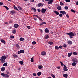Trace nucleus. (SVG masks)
Listing matches in <instances>:
<instances>
[{"label":"nucleus","mask_w":78,"mask_h":78,"mask_svg":"<svg viewBox=\"0 0 78 78\" xmlns=\"http://www.w3.org/2000/svg\"><path fill=\"white\" fill-rule=\"evenodd\" d=\"M0 61H1L2 63V64L4 63V62H5V60H4L3 59H2V58H1L0 59Z\"/></svg>","instance_id":"nucleus-15"},{"label":"nucleus","mask_w":78,"mask_h":78,"mask_svg":"<svg viewBox=\"0 0 78 78\" xmlns=\"http://www.w3.org/2000/svg\"><path fill=\"white\" fill-rule=\"evenodd\" d=\"M27 28H28L29 29H30V26H27Z\"/></svg>","instance_id":"nucleus-56"},{"label":"nucleus","mask_w":78,"mask_h":78,"mask_svg":"<svg viewBox=\"0 0 78 78\" xmlns=\"http://www.w3.org/2000/svg\"><path fill=\"white\" fill-rule=\"evenodd\" d=\"M44 32L46 33H49V30L47 28H46L44 30Z\"/></svg>","instance_id":"nucleus-11"},{"label":"nucleus","mask_w":78,"mask_h":78,"mask_svg":"<svg viewBox=\"0 0 78 78\" xmlns=\"http://www.w3.org/2000/svg\"><path fill=\"white\" fill-rule=\"evenodd\" d=\"M49 38V36L48 35H46L45 36V39H48V38Z\"/></svg>","instance_id":"nucleus-39"},{"label":"nucleus","mask_w":78,"mask_h":78,"mask_svg":"<svg viewBox=\"0 0 78 78\" xmlns=\"http://www.w3.org/2000/svg\"><path fill=\"white\" fill-rule=\"evenodd\" d=\"M32 9H33V10H34V12H36V8H35L34 7H33L32 8Z\"/></svg>","instance_id":"nucleus-37"},{"label":"nucleus","mask_w":78,"mask_h":78,"mask_svg":"<svg viewBox=\"0 0 78 78\" xmlns=\"http://www.w3.org/2000/svg\"><path fill=\"white\" fill-rule=\"evenodd\" d=\"M65 9H69V7H68L67 6H65Z\"/></svg>","instance_id":"nucleus-51"},{"label":"nucleus","mask_w":78,"mask_h":78,"mask_svg":"<svg viewBox=\"0 0 78 78\" xmlns=\"http://www.w3.org/2000/svg\"><path fill=\"white\" fill-rule=\"evenodd\" d=\"M33 16H36L37 17H38V16H37V15H33Z\"/></svg>","instance_id":"nucleus-59"},{"label":"nucleus","mask_w":78,"mask_h":78,"mask_svg":"<svg viewBox=\"0 0 78 78\" xmlns=\"http://www.w3.org/2000/svg\"><path fill=\"white\" fill-rule=\"evenodd\" d=\"M57 9H58V10H61L62 9L61 6H57Z\"/></svg>","instance_id":"nucleus-16"},{"label":"nucleus","mask_w":78,"mask_h":78,"mask_svg":"<svg viewBox=\"0 0 78 78\" xmlns=\"http://www.w3.org/2000/svg\"><path fill=\"white\" fill-rule=\"evenodd\" d=\"M63 47H65V48H67V44H63Z\"/></svg>","instance_id":"nucleus-41"},{"label":"nucleus","mask_w":78,"mask_h":78,"mask_svg":"<svg viewBox=\"0 0 78 78\" xmlns=\"http://www.w3.org/2000/svg\"><path fill=\"white\" fill-rule=\"evenodd\" d=\"M33 75L34 76H36V74L35 73H33Z\"/></svg>","instance_id":"nucleus-49"},{"label":"nucleus","mask_w":78,"mask_h":78,"mask_svg":"<svg viewBox=\"0 0 78 78\" xmlns=\"http://www.w3.org/2000/svg\"><path fill=\"white\" fill-rule=\"evenodd\" d=\"M10 13H11V14H15L16 12H15L14 11L12 10L10 12Z\"/></svg>","instance_id":"nucleus-32"},{"label":"nucleus","mask_w":78,"mask_h":78,"mask_svg":"<svg viewBox=\"0 0 78 78\" xmlns=\"http://www.w3.org/2000/svg\"><path fill=\"white\" fill-rule=\"evenodd\" d=\"M60 13L62 14L63 15H64V14L66 15V12H65V11H60Z\"/></svg>","instance_id":"nucleus-10"},{"label":"nucleus","mask_w":78,"mask_h":78,"mask_svg":"<svg viewBox=\"0 0 78 78\" xmlns=\"http://www.w3.org/2000/svg\"><path fill=\"white\" fill-rule=\"evenodd\" d=\"M38 67L39 69H42V66H39Z\"/></svg>","instance_id":"nucleus-50"},{"label":"nucleus","mask_w":78,"mask_h":78,"mask_svg":"<svg viewBox=\"0 0 78 78\" xmlns=\"http://www.w3.org/2000/svg\"><path fill=\"white\" fill-rule=\"evenodd\" d=\"M47 10V9L42 8L41 9V12L42 13V14H44L45 12H46V10Z\"/></svg>","instance_id":"nucleus-4"},{"label":"nucleus","mask_w":78,"mask_h":78,"mask_svg":"<svg viewBox=\"0 0 78 78\" xmlns=\"http://www.w3.org/2000/svg\"><path fill=\"white\" fill-rule=\"evenodd\" d=\"M66 2H70V0H65Z\"/></svg>","instance_id":"nucleus-55"},{"label":"nucleus","mask_w":78,"mask_h":78,"mask_svg":"<svg viewBox=\"0 0 78 78\" xmlns=\"http://www.w3.org/2000/svg\"><path fill=\"white\" fill-rule=\"evenodd\" d=\"M55 14H56V15H59V12H58L57 11H55L54 12Z\"/></svg>","instance_id":"nucleus-24"},{"label":"nucleus","mask_w":78,"mask_h":78,"mask_svg":"<svg viewBox=\"0 0 78 78\" xmlns=\"http://www.w3.org/2000/svg\"><path fill=\"white\" fill-rule=\"evenodd\" d=\"M66 16L67 18H69V15H68V14L66 15Z\"/></svg>","instance_id":"nucleus-58"},{"label":"nucleus","mask_w":78,"mask_h":78,"mask_svg":"<svg viewBox=\"0 0 78 78\" xmlns=\"http://www.w3.org/2000/svg\"><path fill=\"white\" fill-rule=\"evenodd\" d=\"M12 32L13 34H16V29H14L13 30Z\"/></svg>","instance_id":"nucleus-18"},{"label":"nucleus","mask_w":78,"mask_h":78,"mask_svg":"<svg viewBox=\"0 0 78 78\" xmlns=\"http://www.w3.org/2000/svg\"><path fill=\"white\" fill-rule=\"evenodd\" d=\"M41 55L43 56H45L46 55V52L45 51H43L41 52Z\"/></svg>","instance_id":"nucleus-12"},{"label":"nucleus","mask_w":78,"mask_h":78,"mask_svg":"<svg viewBox=\"0 0 78 78\" xmlns=\"http://www.w3.org/2000/svg\"><path fill=\"white\" fill-rule=\"evenodd\" d=\"M20 51H18V54H20Z\"/></svg>","instance_id":"nucleus-61"},{"label":"nucleus","mask_w":78,"mask_h":78,"mask_svg":"<svg viewBox=\"0 0 78 78\" xmlns=\"http://www.w3.org/2000/svg\"><path fill=\"white\" fill-rule=\"evenodd\" d=\"M71 12H74V13H75L76 12V11L73 9H71Z\"/></svg>","instance_id":"nucleus-33"},{"label":"nucleus","mask_w":78,"mask_h":78,"mask_svg":"<svg viewBox=\"0 0 78 78\" xmlns=\"http://www.w3.org/2000/svg\"><path fill=\"white\" fill-rule=\"evenodd\" d=\"M51 76L53 78H55V76H54V75L53 74H51Z\"/></svg>","instance_id":"nucleus-38"},{"label":"nucleus","mask_w":78,"mask_h":78,"mask_svg":"<svg viewBox=\"0 0 78 78\" xmlns=\"http://www.w3.org/2000/svg\"><path fill=\"white\" fill-rule=\"evenodd\" d=\"M3 5V3L2 2H0V6H2V5Z\"/></svg>","instance_id":"nucleus-54"},{"label":"nucleus","mask_w":78,"mask_h":78,"mask_svg":"<svg viewBox=\"0 0 78 78\" xmlns=\"http://www.w3.org/2000/svg\"><path fill=\"white\" fill-rule=\"evenodd\" d=\"M14 9H15L16 10V11H18V9H17V7H16V6H14Z\"/></svg>","instance_id":"nucleus-45"},{"label":"nucleus","mask_w":78,"mask_h":78,"mask_svg":"<svg viewBox=\"0 0 78 78\" xmlns=\"http://www.w3.org/2000/svg\"><path fill=\"white\" fill-rule=\"evenodd\" d=\"M76 65V63L75 62H74L72 63L73 66H75Z\"/></svg>","instance_id":"nucleus-26"},{"label":"nucleus","mask_w":78,"mask_h":78,"mask_svg":"<svg viewBox=\"0 0 78 78\" xmlns=\"http://www.w3.org/2000/svg\"><path fill=\"white\" fill-rule=\"evenodd\" d=\"M14 28H17L19 27V24H15L14 25Z\"/></svg>","instance_id":"nucleus-7"},{"label":"nucleus","mask_w":78,"mask_h":78,"mask_svg":"<svg viewBox=\"0 0 78 78\" xmlns=\"http://www.w3.org/2000/svg\"><path fill=\"white\" fill-rule=\"evenodd\" d=\"M63 76L65 77V78H67L68 76V74H64L63 75Z\"/></svg>","instance_id":"nucleus-14"},{"label":"nucleus","mask_w":78,"mask_h":78,"mask_svg":"<svg viewBox=\"0 0 78 78\" xmlns=\"http://www.w3.org/2000/svg\"><path fill=\"white\" fill-rule=\"evenodd\" d=\"M34 0H31L30 1V2H34Z\"/></svg>","instance_id":"nucleus-64"},{"label":"nucleus","mask_w":78,"mask_h":78,"mask_svg":"<svg viewBox=\"0 0 78 78\" xmlns=\"http://www.w3.org/2000/svg\"><path fill=\"white\" fill-rule=\"evenodd\" d=\"M36 43V42L35 41H33L32 43V44H33V45H35Z\"/></svg>","instance_id":"nucleus-44"},{"label":"nucleus","mask_w":78,"mask_h":78,"mask_svg":"<svg viewBox=\"0 0 78 78\" xmlns=\"http://www.w3.org/2000/svg\"><path fill=\"white\" fill-rule=\"evenodd\" d=\"M63 47L62 45H60L58 47V48H60V49H62V48Z\"/></svg>","instance_id":"nucleus-46"},{"label":"nucleus","mask_w":78,"mask_h":78,"mask_svg":"<svg viewBox=\"0 0 78 78\" xmlns=\"http://www.w3.org/2000/svg\"><path fill=\"white\" fill-rule=\"evenodd\" d=\"M1 75L3 76V77H5V78H8L9 77V75L6 74H5L4 73H2L1 74Z\"/></svg>","instance_id":"nucleus-2"},{"label":"nucleus","mask_w":78,"mask_h":78,"mask_svg":"<svg viewBox=\"0 0 78 78\" xmlns=\"http://www.w3.org/2000/svg\"><path fill=\"white\" fill-rule=\"evenodd\" d=\"M59 16L60 17H62V14L60 13L59 14Z\"/></svg>","instance_id":"nucleus-48"},{"label":"nucleus","mask_w":78,"mask_h":78,"mask_svg":"<svg viewBox=\"0 0 78 78\" xmlns=\"http://www.w3.org/2000/svg\"><path fill=\"white\" fill-rule=\"evenodd\" d=\"M3 6L4 7H5V8H6V9H7V10H9V8H8V7H7V6L4 5Z\"/></svg>","instance_id":"nucleus-34"},{"label":"nucleus","mask_w":78,"mask_h":78,"mask_svg":"<svg viewBox=\"0 0 78 78\" xmlns=\"http://www.w3.org/2000/svg\"><path fill=\"white\" fill-rule=\"evenodd\" d=\"M24 40H25V38L23 37H21L20 39V41H23Z\"/></svg>","instance_id":"nucleus-19"},{"label":"nucleus","mask_w":78,"mask_h":78,"mask_svg":"<svg viewBox=\"0 0 78 78\" xmlns=\"http://www.w3.org/2000/svg\"><path fill=\"white\" fill-rule=\"evenodd\" d=\"M34 58L33 57H32L31 60H30V61H31V62H34V60H33V59H34Z\"/></svg>","instance_id":"nucleus-36"},{"label":"nucleus","mask_w":78,"mask_h":78,"mask_svg":"<svg viewBox=\"0 0 78 78\" xmlns=\"http://www.w3.org/2000/svg\"><path fill=\"white\" fill-rule=\"evenodd\" d=\"M17 7L19 8V10L21 11V10H22V7H20V6H18Z\"/></svg>","instance_id":"nucleus-28"},{"label":"nucleus","mask_w":78,"mask_h":78,"mask_svg":"<svg viewBox=\"0 0 78 78\" xmlns=\"http://www.w3.org/2000/svg\"><path fill=\"white\" fill-rule=\"evenodd\" d=\"M73 55H77V53H76V52H74L73 53Z\"/></svg>","instance_id":"nucleus-40"},{"label":"nucleus","mask_w":78,"mask_h":78,"mask_svg":"<svg viewBox=\"0 0 78 78\" xmlns=\"http://www.w3.org/2000/svg\"><path fill=\"white\" fill-rule=\"evenodd\" d=\"M37 18H38V19H39V20H40V21H41V22H43V20H42L41 18V17H39V16H38V17H37Z\"/></svg>","instance_id":"nucleus-23"},{"label":"nucleus","mask_w":78,"mask_h":78,"mask_svg":"<svg viewBox=\"0 0 78 78\" xmlns=\"http://www.w3.org/2000/svg\"><path fill=\"white\" fill-rule=\"evenodd\" d=\"M63 70L65 72H67L68 70V69H67V66L65 65H64Z\"/></svg>","instance_id":"nucleus-5"},{"label":"nucleus","mask_w":78,"mask_h":78,"mask_svg":"<svg viewBox=\"0 0 78 78\" xmlns=\"http://www.w3.org/2000/svg\"><path fill=\"white\" fill-rule=\"evenodd\" d=\"M68 44H72V41H68Z\"/></svg>","instance_id":"nucleus-27"},{"label":"nucleus","mask_w":78,"mask_h":78,"mask_svg":"<svg viewBox=\"0 0 78 78\" xmlns=\"http://www.w3.org/2000/svg\"><path fill=\"white\" fill-rule=\"evenodd\" d=\"M44 6V4L41 3H39L37 5L38 7H42L43 6Z\"/></svg>","instance_id":"nucleus-6"},{"label":"nucleus","mask_w":78,"mask_h":78,"mask_svg":"<svg viewBox=\"0 0 78 78\" xmlns=\"http://www.w3.org/2000/svg\"><path fill=\"white\" fill-rule=\"evenodd\" d=\"M42 74V72H39L37 73L38 76H40Z\"/></svg>","instance_id":"nucleus-17"},{"label":"nucleus","mask_w":78,"mask_h":78,"mask_svg":"<svg viewBox=\"0 0 78 78\" xmlns=\"http://www.w3.org/2000/svg\"><path fill=\"white\" fill-rule=\"evenodd\" d=\"M55 49H57V50H58L59 49V47L57 46H55Z\"/></svg>","instance_id":"nucleus-43"},{"label":"nucleus","mask_w":78,"mask_h":78,"mask_svg":"<svg viewBox=\"0 0 78 78\" xmlns=\"http://www.w3.org/2000/svg\"><path fill=\"white\" fill-rule=\"evenodd\" d=\"M19 62L21 65H23V62L22 61H20Z\"/></svg>","instance_id":"nucleus-31"},{"label":"nucleus","mask_w":78,"mask_h":78,"mask_svg":"<svg viewBox=\"0 0 78 78\" xmlns=\"http://www.w3.org/2000/svg\"><path fill=\"white\" fill-rule=\"evenodd\" d=\"M7 65L8 63H7V62H6L3 64V66H7Z\"/></svg>","instance_id":"nucleus-29"},{"label":"nucleus","mask_w":78,"mask_h":78,"mask_svg":"<svg viewBox=\"0 0 78 78\" xmlns=\"http://www.w3.org/2000/svg\"><path fill=\"white\" fill-rule=\"evenodd\" d=\"M10 38H11V39H13L14 38V36H10Z\"/></svg>","instance_id":"nucleus-53"},{"label":"nucleus","mask_w":78,"mask_h":78,"mask_svg":"<svg viewBox=\"0 0 78 78\" xmlns=\"http://www.w3.org/2000/svg\"><path fill=\"white\" fill-rule=\"evenodd\" d=\"M76 5H78V2L77 1L76 3Z\"/></svg>","instance_id":"nucleus-60"},{"label":"nucleus","mask_w":78,"mask_h":78,"mask_svg":"<svg viewBox=\"0 0 78 78\" xmlns=\"http://www.w3.org/2000/svg\"><path fill=\"white\" fill-rule=\"evenodd\" d=\"M48 44L50 45H53V42L51 41H49L48 42Z\"/></svg>","instance_id":"nucleus-25"},{"label":"nucleus","mask_w":78,"mask_h":78,"mask_svg":"<svg viewBox=\"0 0 78 78\" xmlns=\"http://www.w3.org/2000/svg\"><path fill=\"white\" fill-rule=\"evenodd\" d=\"M72 54H73V53L72 52H71V53H69L68 55V57H70V56H72Z\"/></svg>","instance_id":"nucleus-13"},{"label":"nucleus","mask_w":78,"mask_h":78,"mask_svg":"<svg viewBox=\"0 0 78 78\" xmlns=\"http://www.w3.org/2000/svg\"><path fill=\"white\" fill-rule=\"evenodd\" d=\"M54 0H45L46 2H47V1H50L49 2H48V4H52Z\"/></svg>","instance_id":"nucleus-3"},{"label":"nucleus","mask_w":78,"mask_h":78,"mask_svg":"<svg viewBox=\"0 0 78 78\" xmlns=\"http://www.w3.org/2000/svg\"><path fill=\"white\" fill-rule=\"evenodd\" d=\"M60 5H61V6H62V5H64V4L62 2H60Z\"/></svg>","instance_id":"nucleus-47"},{"label":"nucleus","mask_w":78,"mask_h":78,"mask_svg":"<svg viewBox=\"0 0 78 78\" xmlns=\"http://www.w3.org/2000/svg\"><path fill=\"white\" fill-rule=\"evenodd\" d=\"M24 50H20V53H24Z\"/></svg>","instance_id":"nucleus-30"},{"label":"nucleus","mask_w":78,"mask_h":78,"mask_svg":"<svg viewBox=\"0 0 78 78\" xmlns=\"http://www.w3.org/2000/svg\"><path fill=\"white\" fill-rule=\"evenodd\" d=\"M57 69H59L61 68V67L60 66H58L57 67Z\"/></svg>","instance_id":"nucleus-62"},{"label":"nucleus","mask_w":78,"mask_h":78,"mask_svg":"<svg viewBox=\"0 0 78 78\" xmlns=\"http://www.w3.org/2000/svg\"><path fill=\"white\" fill-rule=\"evenodd\" d=\"M37 11L38 12H41V10L39 9H37Z\"/></svg>","instance_id":"nucleus-63"},{"label":"nucleus","mask_w":78,"mask_h":78,"mask_svg":"<svg viewBox=\"0 0 78 78\" xmlns=\"http://www.w3.org/2000/svg\"><path fill=\"white\" fill-rule=\"evenodd\" d=\"M66 34H67L68 35H69V37L71 38H73V36H76V34L74 33V34L72 32L67 33Z\"/></svg>","instance_id":"nucleus-1"},{"label":"nucleus","mask_w":78,"mask_h":78,"mask_svg":"<svg viewBox=\"0 0 78 78\" xmlns=\"http://www.w3.org/2000/svg\"><path fill=\"white\" fill-rule=\"evenodd\" d=\"M13 56L14 58H17V57H18V56H17V55L16 54H14L13 55Z\"/></svg>","instance_id":"nucleus-42"},{"label":"nucleus","mask_w":78,"mask_h":78,"mask_svg":"<svg viewBox=\"0 0 78 78\" xmlns=\"http://www.w3.org/2000/svg\"><path fill=\"white\" fill-rule=\"evenodd\" d=\"M40 32H41V33L42 34V32H43L42 30L40 29Z\"/></svg>","instance_id":"nucleus-57"},{"label":"nucleus","mask_w":78,"mask_h":78,"mask_svg":"<svg viewBox=\"0 0 78 78\" xmlns=\"http://www.w3.org/2000/svg\"><path fill=\"white\" fill-rule=\"evenodd\" d=\"M15 45L16 47H17V48H20V46L19 45H18V44H16Z\"/></svg>","instance_id":"nucleus-35"},{"label":"nucleus","mask_w":78,"mask_h":78,"mask_svg":"<svg viewBox=\"0 0 78 78\" xmlns=\"http://www.w3.org/2000/svg\"><path fill=\"white\" fill-rule=\"evenodd\" d=\"M72 61L73 62H78V61L76 58H74L72 59Z\"/></svg>","instance_id":"nucleus-9"},{"label":"nucleus","mask_w":78,"mask_h":78,"mask_svg":"<svg viewBox=\"0 0 78 78\" xmlns=\"http://www.w3.org/2000/svg\"><path fill=\"white\" fill-rule=\"evenodd\" d=\"M5 67H2L1 68L2 72H4V71H5Z\"/></svg>","instance_id":"nucleus-20"},{"label":"nucleus","mask_w":78,"mask_h":78,"mask_svg":"<svg viewBox=\"0 0 78 78\" xmlns=\"http://www.w3.org/2000/svg\"><path fill=\"white\" fill-rule=\"evenodd\" d=\"M1 42L3 43V44H5L6 43V42L5 41V40H3V39H2V40L1 39Z\"/></svg>","instance_id":"nucleus-21"},{"label":"nucleus","mask_w":78,"mask_h":78,"mask_svg":"<svg viewBox=\"0 0 78 78\" xmlns=\"http://www.w3.org/2000/svg\"><path fill=\"white\" fill-rule=\"evenodd\" d=\"M6 56H5V55H3L1 57V59H4V60H5L6 59Z\"/></svg>","instance_id":"nucleus-8"},{"label":"nucleus","mask_w":78,"mask_h":78,"mask_svg":"<svg viewBox=\"0 0 78 78\" xmlns=\"http://www.w3.org/2000/svg\"><path fill=\"white\" fill-rule=\"evenodd\" d=\"M60 63L61 64V66H63V63L62 62H61V61H60Z\"/></svg>","instance_id":"nucleus-52"},{"label":"nucleus","mask_w":78,"mask_h":78,"mask_svg":"<svg viewBox=\"0 0 78 78\" xmlns=\"http://www.w3.org/2000/svg\"><path fill=\"white\" fill-rule=\"evenodd\" d=\"M46 23H46L45 22H42V23H40V26H41V25H44V24H46Z\"/></svg>","instance_id":"nucleus-22"}]
</instances>
